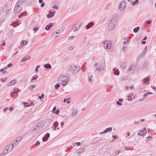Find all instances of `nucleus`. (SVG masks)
Here are the masks:
<instances>
[{
    "mask_svg": "<svg viewBox=\"0 0 156 156\" xmlns=\"http://www.w3.org/2000/svg\"><path fill=\"white\" fill-rule=\"evenodd\" d=\"M116 25V22L115 20H112L110 21L108 27V29L111 31L112 30Z\"/></svg>",
    "mask_w": 156,
    "mask_h": 156,
    "instance_id": "f257e3e1",
    "label": "nucleus"
},
{
    "mask_svg": "<svg viewBox=\"0 0 156 156\" xmlns=\"http://www.w3.org/2000/svg\"><path fill=\"white\" fill-rule=\"evenodd\" d=\"M80 69V67L78 65L72 64L71 68V70L76 73H78Z\"/></svg>",
    "mask_w": 156,
    "mask_h": 156,
    "instance_id": "f03ea898",
    "label": "nucleus"
},
{
    "mask_svg": "<svg viewBox=\"0 0 156 156\" xmlns=\"http://www.w3.org/2000/svg\"><path fill=\"white\" fill-rule=\"evenodd\" d=\"M20 1L17 2L14 9V11L15 13L16 14H19L22 9L21 7H20V3H19Z\"/></svg>",
    "mask_w": 156,
    "mask_h": 156,
    "instance_id": "7ed1b4c3",
    "label": "nucleus"
},
{
    "mask_svg": "<svg viewBox=\"0 0 156 156\" xmlns=\"http://www.w3.org/2000/svg\"><path fill=\"white\" fill-rule=\"evenodd\" d=\"M104 68L102 66H100L96 68L94 71V73L95 75L98 76L101 73V72L103 70Z\"/></svg>",
    "mask_w": 156,
    "mask_h": 156,
    "instance_id": "20e7f679",
    "label": "nucleus"
},
{
    "mask_svg": "<svg viewBox=\"0 0 156 156\" xmlns=\"http://www.w3.org/2000/svg\"><path fill=\"white\" fill-rule=\"evenodd\" d=\"M45 123L43 121L40 122L38 123L37 126H36L35 130H38L39 129L41 128L45 125Z\"/></svg>",
    "mask_w": 156,
    "mask_h": 156,
    "instance_id": "39448f33",
    "label": "nucleus"
},
{
    "mask_svg": "<svg viewBox=\"0 0 156 156\" xmlns=\"http://www.w3.org/2000/svg\"><path fill=\"white\" fill-rule=\"evenodd\" d=\"M111 46V42L109 41H105L104 44V47L105 49H110Z\"/></svg>",
    "mask_w": 156,
    "mask_h": 156,
    "instance_id": "423d86ee",
    "label": "nucleus"
},
{
    "mask_svg": "<svg viewBox=\"0 0 156 156\" xmlns=\"http://www.w3.org/2000/svg\"><path fill=\"white\" fill-rule=\"evenodd\" d=\"M147 129H146L144 127L143 128V129L140 130L138 133V135L139 136H144L145 133H147Z\"/></svg>",
    "mask_w": 156,
    "mask_h": 156,
    "instance_id": "0eeeda50",
    "label": "nucleus"
},
{
    "mask_svg": "<svg viewBox=\"0 0 156 156\" xmlns=\"http://www.w3.org/2000/svg\"><path fill=\"white\" fill-rule=\"evenodd\" d=\"M125 5V2H121L119 6V10L120 11H122L124 9L126 8Z\"/></svg>",
    "mask_w": 156,
    "mask_h": 156,
    "instance_id": "6e6552de",
    "label": "nucleus"
},
{
    "mask_svg": "<svg viewBox=\"0 0 156 156\" xmlns=\"http://www.w3.org/2000/svg\"><path fill=\"white\" fill-rule=\"evenodd\" d=\"M60 33V31L59 30H56L52 34V36L54 38H55L59 36Z\"/></svg>",
    "mask_w": 156,
    "mask_h": 156,
    "instance_id": "1a4fd4ad",
    "label": "nucleus"
},
{
    "mask_svg": "<svg viewBox=\"0 0 156 156\" xmlns=\"http://www.w3.org/2000/svg\"><path fill=\"white\" fill-rule=\"evenodd\" d=\"M65 75L64 76L63 75H61L59 78V80H66V79H67V76H68V74H65Z\"/></svg>",
    "mask_w": 156,
    "mask_h": 156,
    "instance_id": "9d476101",
    "label": "nucleus"
},
{
    "mask_svg": "<svg viewBox=\"0 0 156 156\" xmlns=\"http://www.w3.org/2000/svg\"><path fill=\"white\" fill-rule=\"evenodd\" d=\"M82 24L81 23H79L78 24H76V26L73 28V30L74 31H76V30L79 29L80 27L81 26Z\"/></svg>",
    "mask_w": 156,
    "mask_h": 156,
    "instance_id": "9b49d317",
    "label": "nucleus"
},
{
    "mask_svg": "<svg viewBox=\"0 0 156 156\" xmlns=\"http://www.w3.org/2000/svg\"><path fill=\"white\" fill-rule=\"evenodd\" d=\"M6 149L7 148V149H8L9 151L10 152L13 149L14 147L11 144H8L6 147H5Z\"/></svg>",
    "mask_w": 156,
    "mask_h": 156,
    "instance_id": "f8f14e48",
    "label": "nucleus"
},
{
    "mask_svg": "<svg viewBox=\"0 0 156 156\" xmlns=\"http://www.w3.org/2000/svg\"><path fill=\"white\" fill-rule=\"evenodd\" d=\"M112 130V128L110 127L106 129L103 132H101L100 133V134H102L107 132H110Z\"/></svg>",
    "mask_w": 156,
    "mask_h": 156,
    "instance_id": "ddd939ff",
    "label": "nucleus"
},
{
    "mask_svg": "<svg viewBox=\"0 0 156 156\" xmlns=\"http://www.w3.org/2000/svg\"><path fill=\"white\" fill-rule=\"evenodd\" d=\"M120 64L122 67L125 68L127 66V63L125 62H120Z\"/></svg>",
    "mask_w": 156,
    "mask_h": 156,
    "instance_id": "4468645a",
    "label": "nucleus"
},
{
    "mask_svg": "<svg viewBox=\"0 0 156 156\" xmlns=\"http://www.w3.org/2000/svg\"><path fill=\"white\" fill-rule=\"evenodd\" d=\"M69 80L67 79H66V80H62L61 82V84L62 85H63V86H65L66 85L67 83H68L69 81Z\"/></svg>",
    "mask_w": 156,
    "mask_h": 156,
    "instance_id": "2eb2a0df",
    "label": "nucleus"
},
{
    "mask_svg": "<svg viewBox=\"0 0 156 156\" xmlns=\"http://www.w3.org/2000/svg\"><path fill=\"white\" fill-rule=\"evenodd\" d=\"M19 143L18 141H17V140H15L11 143V144L13 146V147H15L17 146V145Z\"/></svg>",
    "mask_w": 156,
    "mask_h": 156,
    "instance_id": "dca6fc26",
    "label": "nucleus"
},
{
    "mask_svg": "<svg viewBox=\"0 0 156 156\" xmlns=\"http://www.w3.org/2000/svg\"><path fill=\"white\" fill-rule=\"evenodd\" d=\"M30 58V56H25L22 59V62H25L27 60L29 59Z\"/></svg>",
    "mask_w": 156,
    "mask_h": 156,
    "instance_id": "f3484780",
    "label": "nucleus"
},
{
    "mask_svg": "<svg viewBox=\"0 0 156 156\" xmlns=\"http://www.w3.org/2000/svg\"><path fill=\"white\" fill-rule=\"evenodd\" d=\"M54 15V13L52 12H50L47 15V18H50L53 16Z\"/></svg>",
    "mask_w": 156,
    "mask_h": 156,
    "instance_id": "a211bd4d",
    "label": "nucleus"
},
{
    "mask_svg": "<svg viewBox=\"0 0 156 156\" xmlns=\"http://www.w3.org/2000/svg\"><path fill=\"white\" fill-rule=\"evenodd\" d=\"M17 82L16 80H14L11 81L8 84V86H12L13 85L15 84Z\"/></svg>",
    "mask_w": 156,
    "mask_h": 156,
    "instance_id": "6ab92c4d",
    "label": "nucleus"
},
{
    "mask_svg": "<svg viewBox=\"0 0 156 156\" xmlns=\"http://www.w3.org/2000/svg\"><path fill=\"white\" fill-rule=\"evenodd\" d=\"M77 114V110L76 109H74L73 110L71 115L72 116L74 117L76 116Z\"/></svg>",
    "mask_w": 156,
    "mask_h": 156,
    "instance_id": "aec40b11",
    "label": "nucleus"
},
{
    "mask_svg": "<svg viewBox=\"0 0 156 156\" xmlns=\"http://www.w3.org/2000/svg\"><path fill=\"white\" fill-rule=\"evenodd\" d=\"M36 85H32L30 86L29 87V91H32L34 90V88L36 87Z\"/></svg>",
    "mask_w": 156,
    "mask_h": 156,
    "instance_id": "412c9836",
    "label": "nucleus"
},
{
    "mask_svg": "<svg viewBox=\"0 0 156 156\" xmlns=\"http://www.w3.org/2000/svg\"><path fill=\"white\" fill-rule=\"evenodd\" d=\"M28 41L26 40H23L21 42V43L20 44V45L21 46L22 45H26L28 43Z\"/></svg>",
    "mask_w": 156,
    "mask_h": 156,
    "instance_id": "4be33fe9",
    "label": "nucleus"
},
{
    "mask_svg": "<svg viewBox=\"0 0 156 156\" xmlns=\"http://www.w3.org/2000/svg\"><path fill=\"white\" fill-rule=\"evenodd\" d=\"M147 46H146L145 48L143 50V51L141 54V56H143L144 55L145 53H146L147 51Z\"/></svg>",
    "mask_w": 156,
    "mask_h": 156,
    "instance_id": "5701e85b",
    "label": "nucleus"
},
{
    "mask_svg": "<svg viewBox=\"0 0 156 156\" xmlns=\"http://www.w3.org/2000/svg\"><path fill=\"white\" fill-rule=\"evenodd\" d=\"M93 77V76L92 74H91L88 76V80L89 82H92V80H91V79Z\"/></svg>",
    "mask_w": 156,
    "mask_h": 156,
    "instance_id": "b1692460",
    "label": "nucleus"
},
{
    "mask_svg": "<svg viewBox=\"0 0 156 156\" xmlns=\"http://www.w3.org/2000/svg\"><path fill=\"white\" fill-rule=\"evenodd\" d=\"M135 67L133 65H131L129 67L128 71H132L133 70H134V68Z\"/></svg>",
    "mask_w": 156,
    "mask_h": 156,
    "instance_id": "393cba45",
    "label": "nucleus"
},
{
    "mask_svg": "<svg viewBox=\"0 0 156 156\" xmlns=\"http://www.w3.org/2000/svg\"><path fill=\"white\" fill-rule=\"evenodd\" d=\"M2 152L4 154H5L8 153V152H10V151H9L8 149H7V148L6 149L5 147V149L3 150Z\"/></svg>",
    "mask_w": 156,
    "mask_h": 156,
    "instance_id": "a878e982",
    "label": "nucleus"
},
{
    "mask_svg": "<svg viewBox=\"0 0 156 156\" xmlns=\"http://www.w3.org/2000/svg\"><path fill=\"white\" fill-rule=\"evenodd\" d=\"M44 68L50 69L51 68V66L49 64H46L44 65Z\"/></svg>",
    "mask_w": 156,
    "mask_h": 156,
    "instance_id": "bb28decb",
    "label": "nucleus"
},
{
    "mask_svg": "<svg viewBox=\"0 0 156 156\" xmlns=\"http://www.w3.org/2000/svg\"><path fill=\"white\" fill-rule=\"evenodd\" d=\"M54 127L52 128V129L54 131L56 129L58 126V124L56 122H54Z\"/></svg>",
    "mask_w": 156,
    "mask_h": 156,
    "instance_id": "cd10ccee",
    "label": "nucleus"
},
{
    "mask_svg": "<svg viewBox=\"0 0 156 156\" xmlns=\"http://www.w3.org/2000/svg\"><path fill=\"white\" fill-rule=\"evenodd\" d=\"M93 24L92 22L89 23L86 26V28L87 29H89L90 28V26H92Z\"/></svg>",
    "mask_w": 156,
    "mask_h": 156,
    "instance_id": "c85d7f7f",
    "label": "nucleus"
},
{
    "mask_svg": "<svg viewBox=\"0 0 156 156\" xmlns=\"http://www.w3.org/2000/svg\"><path fill=\"white\" fill-rule=\"evenodd\" d=\"M38 28L39 27H38V25H36L34 27L33 30L35 32H36L38 30Z\"/></svg>",
    "mask_w": 156,
    "mask_h": 156,
    "instance_id": "c756f323",
    "label": "nucleus"
},
{
    "mask_svg": "<svg viewBox=\"0 0 156 156\" xmlns=\"http://www.w3.org/2000/svg\"><path fill=\"white\" fill-rule=\"evenodd\" d=\"M140 28L139 27H136L135 28H134L133 29V31L135 32H137L139 30Z\"/></svg>",
    "mask_w": 156,
    "mask_h": 156,
    "instance_id": "7c9ffc66",
    "label": "nucleus"
},
{
    "mask_svg": "<svg viewBox=\"0 0 156 156\" xmlns=\"http://www.w3.org/2000/svg\"><path fill=\"white\" fill-rule=\"evenodd\" d=\"M22 138V137L21 136H20L18 137L17 139H16V140H17V141L19 143L20 142Z\"/></svg>",
    "mask_w": 156,
    "mask_h": 156,
    "instance_id": "2f4dec72",
    "label": "nucleus"
},
{
    "mask_svg": "<svg viewBox=\"0 0 156 156\" xmlns=\"http://www.w3.org/2000/svg\"><path fill=\"white\" fill-rule=\"evenodd\" d=\"M105 21V20L104 19H102L101 20L99 23H98V24H101L102 23H103Z\"/></svg>",
    "mask_w": 156,
    "mask_h": 156,
    "instance_id": "473e14b6",
    "label": "nucleus"
},
{
    "mask_svg": "<svg viewBox=\"0 0 156 156\" xmlns=\"http://www.w3.org/2000/svg\"><path fill=\"white\" fill-rule=\"evenodd\" d=\"M139 2V0H136L135 1L133 2L132 3V4L133 5H134L137 4Z\"/></svg>",
    "mask_w": 156,
    "mask_h": 156,
    "instance_id": "72a5a7b5",
    "label": "nucleus"
},
{
    "mask_svg": "<svg viewBox=\"0 0 156 156\" xmlns=\"http://www.w3.org/2000/svg\"><path fill=\"white\" fill-rule=\"evenodd\" d=\"M127 48V47L126 46L123 47L122 49V50L124 52H125L126 51Z\"/></svg>",
    "mask_w": 156,
    "mask_h": 156,
    "instance_id": "f704fd0d",
    "label": "nucleus"
},
{
    "mask_svg": "<svg viewBox=\"0 0 156 156\" xmlns=\"http://www.w3.org/2000/svg\"><path fill=\"white\" fill-rule=\"evenodd\" d=\"M149 79L148 77H146L144 79V83H147V82L149 81Z\"/></svg>",
    "mask_w": 156,
    "mask_h": 156,
    "instance_id": "c9c22d12",
    "label": "nucleus"
},
{
    "mask_svg": "<svg viewBox=\"0 0 156 156\" xmlns=\"http://www.w3.org/2000/svg\"><path fill=\"white\" fill-rule=\"evenodd\" d=\"M37 77L38 76H37L36 75L34 76L31 79V81L33 82L34 80H35L36 78H37Z\"/></svg>",
    "mask_w": 156,
    "mask_h": 156,
    "instance_id": "e433bc0d",
    "label": "nucleus"
},
{
    "mask_svg": "<svg viewBox=\"0 0 156 156\" xmlns=\"http://www.w3.org/2000/svg\"><path fill=\"white\" fill-rule=\"evenodd\" d=\"M24 105L26 107H28L29 105V104L27 102H24L23 103Z\"/></svg>",
    "mask_w": 156,
    "mask_h": 156,
    "instance_id": "4c0bfd02",
    "label": "nucleus"
},
{
    "mask_svg": "<svg viewBox=\"0 0 156 156\" xmlns=\"http://www.w3.org/2000/svg\"><path fill=\"white\" fill-rule=\"evenodd\" d=\"M18 90L17 88H15L14 89V92L13 93V94H16V93L18 92Z\"/></svg>",
    "mask_w": 156,
    "mask_h": 156,
    "instance_id": "58836bf2",
    "label": "nucleus"
},
{
    "mask_svg": "<svg viewBox=\"0 0 156 156\" xmlns=\"http://www.w3.org/2000/svg\"><path fill=\"white\" fill-rule=\"evenodd\" d=\"M69 49L70 50H72L74 49V47L73 46H69Z\"/></svg>",
    "mask_w": 156,
    "mask_h": 156,
    "instance_id": "ea45409f",
    "label": "nucleus"
},
{
    "mask_svg": "<svg viewBox=\"0 0 156 156\" xmlns=\"http://www.w3.org/2000/svg\"><path fill=\"white\" fill-rule=\"evenodd\" d=\"M128 100L129 101H131L132 100V97L131 95H129L128 97Z\"/></svg>",
    "mask_w": 156,
    "mask_h": 156,
    "instance_id": "a19ab883",
    "label": "nucleus"
},
{
    "mask_svg": "<svg viewBox=\"0 0 156 156\" xmlns=\"http://www.w3.org/2000/svg\"><path fill=\"white\" fill-rule=\"evenodd\" d=\"M152 139V137L151 136H148L147 138V139L146 140V141H148L150 139Z\"/></svg>",
    "mask_w": 156,
    "mask_h": 156,
    "instance_id": "79ce46f5",
    "label": "nucleus"
},
{
    "mask_svg": "<svg viewBox=\"0 0 156 156\" xmlns=\"http://www.w3.org/2000/svg\"><path fill=\"white\" fill-rule=\"evenodd\" d=\"M60 85L59 84H57L55 86V89L56 90L58 89V87L60 86Z\"/></svg>",
    "mask_w": 156,
    "mask_h": 156,
    "instance_id": "37998d69",
    "label": "nucleus"
},
{
    "mask_svg": "<svg viewBox=\"0 0 156 156\" xmlns=\"http://www.w3.org/2000/svg\"><path fill=\"white\" fill-rule=\"evenodd\" d=\"M40 144V142L38 141H37L36 142V144H35V145L37 146H38L39 144Z\"/></svg>",
    "mask_w": 156,
    "mask_h": 156,
    "instance_id": "c03bdc74",
    "label": "nucleus"
},
{
    "mask_svg": "<svg viewBox=\"0 0 156 156\" xmlns=\"http://www.w3.org/2000/svg\"><path fill=\"white\" fill-rule=\"evenodd\" d=\"M56 106H55L52 110V112L54 113H55V110H56Z\"/></svg>",
    "mask_w": 156,
    "mask_h": 156,
    "instance_id": "a18cd8bd",
    "label": "nucleus"
},
{
    "mask_svg": "<svg viewBox=\"0 0 156 156\" xmlns=\"http://www.w3.org/2000/svg\"><path fill=\"white\" fill-rule=\"evenodd\" d=\"M144 87H145V86L143 84H141V85L140 86V88L141 89H143Z\"/></svg>",
    "mask_w": 156,
    "mask_h": 156,
    "instance_id": "49530a36",
    "label": "nucleus"
},
{
    "mask_svg": "<svg viewBox=\"0 0 156 156\" xmlns=\"http://www.w3.org/2000/svg\"><path fill=\"white\" fill-rule=\"evenodd\" d=\"M1 80L3 82H5L6 81V78H4V79L2 78L1 79Z\"/></svg>",
    "mask_w": 156,
    "mask_h": 156,
    "instance_id": "de8ad7c7",
    "label": "nucleus"
},
{
    "mask_svg": "<svg viewBox=\"0 0 156 156\" xmlns=\"http://www.w3.org/2000/svg\"><path fill=\"white\" fill-rule=\"evenodd\" d=\"M116 104L119 106H121L122 105V104L119 102V101H117L116 102Z\"/></svg>",
    "mask_w": 156,
    "mask_h": 156,
    "instance_id": "09e8293b",
    "label": "nucleus"
},
{
    "mask_svg": "<svg viewBox=\"0 0 156 156\" xmlns=\"http://www.w3.org/2000/svg\"><path fill=\"white\" fill-rule=\"evenodd\" d=\"M53 8L54 9H58V6L56 5H54L53 7Z\"/></svg>",
    "mask_w": 156,
    "mask_h": 156,
    "instance_id": "8fccbe9b",
    "label": "nucleus"
},
{
    "mask_svg": "<svg viewBox=\"0 0 156 156\" xmlns=\"http://www.w3.org/2000/svg\"><path fill=\"white\" fill-rule=\"evenodd\" d=\"M151 21H150V20H147L146 21V24L148 25V24H149L151 23Z\"/></svg>",
    "mask_w": 156,
    "mask_h": 156,
    "instance_id": "3c124183",
    "label": "nucleus"
},
{
    "mask_svg": "<svg viewBox=\"0 0 156 156\" xmlns=\"http://www.w3.org/2000/svg\"><path fill=\"white\" fill-rule=\"evenodd\" d=\"M120 152V151L119 150L115 152V153L116 155H118Z\"/></svg>",
    "mask_w": 156,
    "mask_h": 156,
    "instance_id": "603ef678",
    "label": "nucleus"
},
{
    "mask_svg": "<svg viewBox=\"0 0 156 156\" xmlns=\"http://www.w3.org/2000/svg\"><path fill=\"white\" fill-rule=\"evenodd\" d=\"M47 140V139L46 138V137H44L42 139V141H46Z\"/></svg>",
    "mask_w": 156,
    "mask_h": 156,
    "instance_id": "864d4df0",
    "label": "nucleus"
},
{
    "mask_svg": "<svg viewBox=\"0 0 156 156\" xmlns=\"http://www.w3.org/2000/svg\"><path fill=\"white\" fill-rule=\"evenodd\" d=\"M5 44V42L4 41H3L2 42V46H1V47H3V45H4Z\"/></svg>",
    "mask_w": 156,
    "mask_h": 156,
    "instance_id": "5fc2aeb1",
    "label": "nucleus"
},
{
    "mask_svg": "<svg viewBox=\"0 0 156 156\" xmlns=\"http://www.w3.org/2000/svg\"><path fill=\"white\" fill-rule=\"evenodd\" d=\"M45 136L47 138H48L50 137V134L47 133L46 134Z\"/></svg>",
    "mask_w": 156,
    "mask_h": 156,
    "instance_id": "6e6d98bb",
    "label": "nucleus"
},
{
    "mask_svg": "<svg viewBox=\"0 0 156 156\" xmlns=\"http://www.w3.org/2000/svg\"><path fill=\"white\" fill-rule=\"evenodd\" d=\"M115 73L116 75H118L119 74V72L118 71H115Z\"/></svg>",
    "mask_w": 156,
    "mask_h": 156,
    "instance_id": "4d7b16f0",
    "label": "nucleus"
},
{
    "mask_svg": "<svg viewBox=\"0 0 156 156\" xmlns=\"http://www.w3.org/2000/svg\"><path fill=\"white\" fill-rule=\"evenodd\" d=\"M59 110L58 109H57L56 111H55V113L56 114V115H57L58 114V113H59Z\"/></svg>",
    "mask_w": 156,
    "mask_h": 156,
    "instance_id": "13d9d810",
    "label": "nucleus"
},
{
    "mask_svg": "<svg viewBox=\"0 0 156 156\" xmlns=\"http://www.w3.org/2000/svg\"><path fill=\"white\" fill-rule=\"evenodd\" d=\"M44 97V94H42L41 95V96H39L38 98L39 99H41L42 98H43Z\"/></svg>",
    "mask_w": 156,
    "mask_h": 156,
    "instance_id": "bf43d9fd",
    "label": "nucleus"
},
{
    "mask_svg": "<svg viewBox=\"0 0 156 156\" xmlns=\"http://www.w3.org/2000/svg\"><path fill=\"white\" fill-rule=\"evenodd\" d=\"M12 66V63H9L7 65V67H11Z\"/></svg>",
    "mask_w": 156,
    "mask_h": 156,
    "instance_id": "052dcab7",
    "label": "nucleus"
},
{
    "mask_svg": "<svg viewBox=\"0 0 156 156\" xmlns=\"http://www.w3.org/2000/svg\"><path fill=\"white\" fill-rule=\"evenodd\" d=\"M75 144H76L78 146H80L81 144L80 143V142H77L75 143Z\"/></svg>",
    "mask_w": 156,
    "mask_h": 156,
    "instance_id": "680f3d73",
    "label": "nucleus"
},
{
    "mask_svg": "<svg viewBox=\"0 0 156 156\" xmlns=\"http://www.w3.org/2000/svg\"><path fill=\"white\" fill-rule=\"evenodd\" d=\"M83 150L82 148H80L78 149V151L80 152H81V151L82 152V151H83Z\"/></svg>",
    "mask_w": 156,
    "mask_h": 156,
    "instance_id": "e2e57ef3",
    "label": "nucleus"
},
{
    "mask_svg": "<svg viewBox=\"0 0 156 156\" xmlns=\"http://www.w3.org/2000/svg\"><path fill=\"white\" fill-rule=\"evenodd\" d=\"M50 27H49V26H46L45 27V29L47 30H48L49 29Z\"/></svg>",
    "mask_w": 156,
    "mask_h": 156,
    "instance_id": "0e129e2a",
    "label": "nucleus"
},
{
    "mask_svg": "<svg viewBox=\"0 0 156 156\" xmlns=\"http://www.w3.org/2000/svg\"><path fill=\"white\" fill-rule=\"evenodd\" d=\"M53 25V24L52 23H49V26L50 28L51 27H52Z\"/></svg>",
    "mask_w": 156,
    "mask_h": 156,
    "instance_id": "69168bd1",
    "label": "nucleus"
},
{
    "mask_svg": "<svg viewBox=\"0 0 156 156\" xmlns=\"http://www.w3.org/2000/svg\"><path fill=\"white\" fill-rule=\"evenodd\" d=\"M129 87L130 89H134V88L133 85H132L131 86H130V87Z\"/></svg>",
    "mask_w": 156,
    "mask_h": 156,
    "instance_id": "338daca9",
    "label": "nucleus"
},
{
    "mask_svg": "<svg viewBox=\"0 0 156 156\" xmlns=\"http://www.w3.org/2000/svg\"><path fill=\"white\" fill-rule=\"evenodd\" d=\"M44 3L43 2L41 4V7H43L44 6Z\"/></svg>",
    "mask_w": 156,
    "mask_h": 156,
    "instance_id": "774afa93",
    "label": "nucleus"
}]
</instances>
